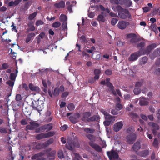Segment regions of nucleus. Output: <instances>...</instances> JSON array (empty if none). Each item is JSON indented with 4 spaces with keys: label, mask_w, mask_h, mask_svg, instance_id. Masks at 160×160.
Listing matches in <instances>:
<instances>
[{
    "label": "nucleus",
    "mask_w": 160,
    "mask_h": 160,
    "mask_svg": "<svg viewBox=\"0 0 160 160\" xmlns=\"http://www.w3.org/2000/svg\"><path fill=\"white\" fill-rule=\"evenodd\" d=\"M58 156L59 158L62 159L64 158V156L63 153L62 151H59L58 153Z\"/></svg>",
    "instance_id": "44"
},
{
    "label": "nucleus",
    "mask_w": 160,
    "mask_h": 160,
    "mask_svg": "<svg viewBox=\"0 0 160 160\" xmlns=\"http://www.w3.org/2000/svg\"><path fill=\"white\" fill-rule=\"evenodd\" d=\"M106 120H108L112 123H113L115 121V117L113 116L108 114L105 117Z\"/></svg>",
    "instance_id": "22"
},
{
    "label": "nucleus",
    "mask_w": 160,
    "mask_h": 160,
    "mask_svg": "<svg viewBox=\"0 0 160 160\" xmlns=\"http://www.w3.org/2000/svg\"><path fill=\"white\" fill-rule=\"evenodd\" d=\"M61 25V23L59 22H54L52 24V26L54 28H58Z\"/></svg>",
    "instance_id": "37"
},
{
    "label": "nucleus",
    "mask_w": 160,
    "mask_h": 160,
    "mask_svg": "<svg viewBox=\"0 0 160 160\" xmlns=\"http://www.w3.org/2000/svg\"><path fill=\"white\" fill-rule=\"evenodd\" d=\"M43 24V22L41 20H38L36 22V26H38L40 25H42Z\"/></svg>",
    "instance_id": "57"
},
{
    "label": "nucleus",
    "mask_w": 160,
    "mask_h": 160,
    "mask_svg": "<svg viewBox=\"0 0 160 160\" xmlns=\"http://www.w3.org/2000/svg\"><path fill=\"white\" fill-rule=\"evenodd\" d=\"M32 144L33 145L35 146V147L32 148V149H40L43 147L42 144L41 143H37L36 142H33L32 143Z\"/></svg>",
    "instance_id": "18"
},
{
    "label": "nucleus",
    "mask_w": 160,
    "mask_h": 160,
    "mask_svg": "<svg viewBox=\"0 0 160 160\" xmlns=\"http://www.w3.org/2000/svg\"><path fill=\"white\" fill-rule=\"evenodd\" d=\"M84 131L86 133L93 134L95 130L92 128H83Z\"/></svg>",
    "instance_id": "26"
},
{
    "label": "nucleus",
    "mask_w": 160,
    "mask_h": 160,
    "mask_svg": "<svg viewBox=\"0 0 160 160\" xmlns=\"http://www.w3.org/2000/svg\"><path fill=\"white\" fill-rule=\"evenodd\" d=\"M158 139L156 138H155L152 143L153 146L155 148H157L158 147Z\"/></svg>",
    "instance_id": "35"
},
{
    "label": "nucleus",
    "mask_w": 160,
    "mask_h": 160,
    "mask_svg": "<svg viewBox=\"0 0 160 160\" xmlns=\"http://www.w3.org/2000/svg\"><path fill=\"white\" fill-rule=\"evenodd\" d=\"M149 152L148 150L146 149L140 152L139 155L142 157H145L149 154Z\"/></svg>",
    "instance_id": "25"
},
{
    "label": "nucleus",
    "mask_w": 160,
    "mask_h": 160,
    "mask_svg": "<svg viewBox=\"0 0 160 160\" xmlns=\"http://www.w3.org/2000/svg\"><path fill=\"white\" fill-rule=\"evenodd\" d=\"M141 148V144L140 142L137 141L133 144L132 149L135 152H137Z\"/></svg>",
    "instance_id": "15"
},
{
    "label": "nucleus",
    "mask_w": 160,
    "mask_h": 160,
    "mask_svg": "<svg viewBox=\"0 0 160 160\" xmlns=\"http://www.w3.org/2000/svg\"><path fill=\"white\" fill-rule=\"evenodd\" d=\"M112 122L110 121L106 120V121H104L103 122L104 125L105 126H109Z\"/></svg>",
    "instance_id": "56"
},
{
    "label": "nucleus",
    "mask_w": 160,
    "mask_h": 160,
    "mask_svg": "<svg viewBox=\"0 0 160 160\" xmlns=\"http://www.w3.org/2000/svg\"><path fill=\"white\" fill-rule=\"evenodd\" d=\"M42 154L41 152H40L38 153L35 154L31 157V159L32 160H35L37 158L42 156Z\"/></svg>",
    "instance_id": "33"
},
{
    "label": "nucleus",
    "mask_w": 160,
    "mask_h": 160,
    "mask_svg": "<svg viewBox=\"0 0 160 160\" xmlns=\"http://www.w3.org/2000/svg\"><path fill=\"white\" fill-rule=\"evenodd\" d=\"M122 108L123 107L122 105L120 103L117 104L115 106V108L118 111H119L122 109Z\"/></svg>",
    "instance_id": "45"
},
{
    "label": "nucleus",
    "mask_w": 160,
    "mask_h": 160,
    "mask_svg": "<svg viewBox=\"0 0 160 160\" xmlns=\"http://www.w3.org/2000/svg\"><path fill=\"white\" fill-rule=\"evenodd\" d=\"M69 93V92H65L62 94L61 95V97L62 98H66L68 96Z\"/></svg>",
    "instance_id": "54"
},
{
    "label": "nucleus",
    "mask_w": 160,
    "mask_h": 160,
    "mask_svg": "<svg viewBox=\"0 0 160 160\" xmlns=\"http://www.w3.org/2000/svg\"><path fill=\"white\" fill-rule=\"evenodd\" d=\"M130 115L133 119L135 118H137L138 117V115L136 113L133 112L131 113Z\"/></svg>",
    "instance_id": "53"
},
{
    "label": "nucleus",
    "mask_w": 160,
    "mask_h": 160,
    "mask_svg": "<svg viewBox=\"0 0 160 160\" xmlns=\"http://www.w3.org/2000/svg\"><path fill=\"white\" fill-rule=\"evenodd\" d=\"M30 125H27L26 127V129L30 130L36 129V128H39L40 125L35 122L33 121L29 122Z\"/></svg>",
    "instance_id": "4"
},
{
    "label": "nucleus",
    "mask_w": 160,
    "mask_h": 160,
    "mask_svg": "<svg viewBox=\"0 0 160 160\" xmlns=\"http://www.w3.org/2000/svg\"><path fill=\"white\" fill-rule=\"evenodd\" d=\"M122 126L123 124L122 122H118L114 124L113 130L115 132H118L122 128Z\"/></svg>",
    "instance_id": "9"
},
{
    "label": "nucleus",
    "mask_w": 160,
    "mask_h": 160,
    "mask_svg": "<svg viewBox=\"0 0 160 160\" xmlns=\"http://www.w3.org/2000/svg\"><path fill=\"white\" fill-rule=\"evenodd\" d=\"M107 153L110 160L118 159L119 158L118 152L113 150H112L110 151H107Z\"/></svg>",
    "instance_id": "3"
},
{
    "label": "nucleus",
    "mask_w": 160,
    "mask_h": 160,
    "mask_svg": "<svg viewBox=\"0 0 160 160\" xmlns=\"http://www.w3.org/2000/svg\"><path fill=\"white\" fill-rule=\"evenodd\" d=\"M101 72V70L100 69H95L94 70V73L95 76L94 77V79L98 80L99 78V75Z\"/></svg>",
    "instance_id": "19"
},
{
    "label": "nucleus",
    "mask_w": 160,
    "mask_h": 160,
    "mask_svg": "<svg viewBox=\"0 0 160 160\" xmlns=\"http://www.w3.org/2000/svg\"><path fill=\"white\" fill-rule=\"evenodd\" d=\"M67 19L66 16L64 14H62L60 17V20L62 22L65 21Z\"/></svg>",
    "instance_id": "41"
},
{
    "label": "nucleus",
    "mask_w": 160,
    "mask_h": 160,
    "mask_svg": "<svg viewBox=\"0 0 160 160\" xmlns=\"http://www.w3.org/2000/svg\"><path fill=\"white\" fill-rule=\"evenodd\" d=\"M35 35V34L33 32H32L29 33L26 38L25 42L26 43H28L31 40L32 38L34 37Z\"/></svg>",
    "instance_id": "23"
},
{
    "label": "nucleus",
    "mask_w": 160,
    "mask_h": 160,
    "mask_svg": "<svg viewBox=\"0 0 160 160\" xmlns=\"http://www.w3.org/2000/svg\"><path fill=\"white\" fill-rule=\"evenodd\" d=\"M0 132L2 133L6 134L7 133L6 129L4 128H0Z\"/></svg>",
    "instance_id": "55"
},
{
    "label": "nucleus",
    "mask_w": 160,
    "mask_h": 160,
    "mask_svg": "<svg viewBox=\"0 0 160 160\" xmlns=\"http://www.w3.org/2000/svg\"><path fill=\"white\" fill-rule=\"evenodd\" d=\"M97 20L99 21H101L102 22H104L105 20L103 15L102 14H99L98 16Z\"/></svg>",
    "instance_id": "31"
},
{
    "label": "nucleus",
    "mask_w": 160,
    "mask_h": 160,
    "mask_svg": "<svg viewBox=\"0 0 160 160\" xmlns=\"http://www.w3.org/2000/svg\"><path fill=\"white\" fill-rule=\"evenodd\" d=\"M148 125L153 128L152 129H155L156 130H158L159 128V125L153 122H150L148 123Z\"/></svg>",
    "instance_id": "24"
},
{
    "label": "nucleus",
    "mask_w": 160,
    "mask_h": 160,
    "mask_svg": "<svg viewBox=\"0 0 160 160\" xmlns=\"http://www.w3.org/2000/svg\"><path fill=\"white\" fill-rule=\"evenodd\" d=\"M148 60V58L147 57H143L141 59L140 63L141 64H145L147 62Z\"/></svg>",
    "instance_id": "29"
},
{
    "label": "nucleus",
    "mask_w": 160,
    "mask_h": 160,
    "mask_svg": "<svg viewBox=\"0 0 160 160\" xmlns=\"http://www.w3.org/2000/svg\"><path fill=\"white\" fill-rule=\"evenodd\" d=\"M106 85L108 87L110 88L111 90L113 89L114 88L113 86L110 82L106 83Z\"/></svg>",
    "instance_id": "59"
},
{
    "label": "nucleus",
    "mask_w": 160,
    "mask_h": 160,
    "mask_svg": "<svg viewBox=\"0 0 160 160\" xmlns=\"http://www.w3.org/2000/svg\"><path fill=\"white\" fill-rule=\"evenodd\" d=\"M52 128V124L51 123L47 124L42 126L36 128L35 131L37 133L43 132L45 131H48L51 130Z\"/></svg>",
    "instance_id": "2"
},
{
    "label": "nucleus",
    "mask_w": 160,
    "mask_h": 160,
    "mask_svg": "<svg viewBox=\"0 0 160 160\" xmlns=\"http://www.w3.org/2000/svg\"><path fill=\"white\" fill-rule=\"evenodd\" d=\"M139 103L141 106L147 105L148 104V102L147 98L142 97H141Z\"/></svg>",
    "instance_id": "14"
},
{
    "label": "nucleus",
    "mask_w": 160,
    "mask_h": 160,
    "mask_svg": "<svg viewBox=\"0 0 160 160\" xmlns=\"http://www.w3.org/2000/svg\"><path fill=\"white\" fill-rule=\"evenodd\" d=\"M67 23L66 22H63L62 25V30H64L67 28Z\"/></svg>",
    "instance_id": "60"
},
{
    "label": "nucleus",
    "mask_w": 160,
    "mask_h": 160,
    "mask_svg": "<svg viewBox=\"0 0 160 160\" xmlns=\"http://www.w3.org/2000/svg\"><path fill=\"white\" fill-rule=\"evenodd\" d=\"M85 136L90 141L88 142V144L90 146L98 152H101L102 151V148L98 144L94 142L95 141L96 139L94 135L92 134H86Z\"/></svg>",
    "instance_id": "1"
},
{
    "label": "nucleus",
    "mask_w": 160,
    "mask_h": 160,
    "mask_svg": "<svg viewBox=\"0 0 160 160\" xmlns=\"http://www.w3.org/2000/svg\"><path fill=\"white\" fill-rule=\"evenodd\" d=\"M154 74L157 76L160 75V68L155 70L154 72Z\"/></svg>",
    "instance_id": "49"
},
{
    "label": "nucleus",
    "mask_w": 160,
    "mask_h": 160,
    "mask_svg": "<svg viewBox=\"0 0 160 160\" xmlns=\"http://www.w3.org/2000/svg\"><path fill=\"white\" fill-rule=\"evenodd\" d=\"M124 2L128 7H130L132 5V1L130 0H124Z\"/></svg>",
    "instance_id": "40"
},
{
    "label": "nucleus",
    "mask_w": 160,
    "mask_h": 160,
    "mask_svg": "<svg viewBox=\"0 0 160 160\" xmlns=\"http://www.w3.org/2000/svg\"><path fill=\"white\" fill-rule=\"evenodd\" d=\"M136 36V35L134 33H130L127 35V38H132L135 37Z\"/></svg>",
    "instance_id": "52"
},
{
    "label": "nucleus",
    "mask_w": 160,
    "mask_h": 160,
    "mask_svg": "<svg viewBox=\"0 0 160 160\" xmlns=\"http://www.w3.org/2000/svg\"><path fill=\"white\" fill-rule=\"evenodd\" d=\"M36 138L38 140L46 138L45 133H42L37 135L36 136Z\"/></svg>",
    "instance_id": "27"
},
{
    "label": "nucleus",
    "mask_w": 160,
    "mask_h": 160,
    "mask_svg": "<svg viewBox=\"0 0 160 160\" xmlns=\"http://www.w3.org/2000/svg\"><path fill=\"white\" fill-rule=\"evenodd\" d=\"M33 22L32 21L29 22L28 24V28L27 29L28 32L33 31L35 30V28L33 25Z\"/></svg>",
    "instance_id": "17"
},
{
    "label": "nucleus",
    "mask_w": 160,
    "mask_h": 160,
    "mask_svg": "<svg viewBox=\"0 0 160 160\" xmlns=\"http://www.w3.org/2000/svg\"><path fill=\"white\" fill-rule=\"evenodd\" d=\"M14 82L15 81L9 80L6 82V84L10 87H12L14 85Z\"/></svg>",
    "instance_id": "48"
},
{
    "label": "nucleus",
    "mask_w": 160,
    "mask_h": 160,
    "mask_svg": "<svg viewBox=\"0 0 160 160\" xmlns=\"http://www.w3.org/2000/svg\"><path fill=\"white\" fill-rule=\"evenodd\" d=\"M82 115V120L84 122H87V119L91 115V113L90 112H85L83 113Z\"/></svg>",
    "instance_id": "13"
},
{
    "label": "nucleus",
    "mask_w": 160,
    "mask_h": 160,
    "mask_svg": "<svg viewBox=\"0 0 160 160\" xmlns=\"http://www.w3.org/2000/svg\"><path fill=\"white\" fill-rule=\"evenodd\" d=\"M156 47L155 43L152 44L148 46L145 50V53L149 54L151 51Z\"/></svg>",
    "instance_id": "11"
},
{
    "label": "nucleus",
    "mask_w": 160,
    "mask_h": 160,
    "mask_svg": "<svg viewBox=\"0 0 160 160\" xmlns=\"http://www.w3.org/2000/svg\"><path fill=\"white\" fill-rule=\"evenodd\" d=\"M143 12L146 13L150 10V8L148 7H145L143 8Z\"/></svg>",
    "instance_id": "62"
},
{
    "label": "nucleus",
    "mask_w": 160,
    "mask_h": 160,
    "mask_svg": "<svg viewBox=\"0 0 160 160\" xmlns=\"http://www.w3.org/2000/svg\"><path fill=\"white\" fill-rule=\"evenodd\" d=\"M99 119L100 117L99 116L95 115L88 118L87 122H91L94 121H97Z\"/></svg>",
    "instance_id": "16"
},
{
    "label": "nucleus",
    "mask_w": 160,
    "mask_h": 160,
    "mask_svg": "<svg viewBox=\"0 0 160 160\" xmlns=\"http://www.w3.org/2000/svg\"><path fill=\"white\" fill-rule=\"evenodd\" d=\"M8 67L9 66L7 63H3L2 65L0 70L6 69L8 68Z\"/></svg>",
    "instance_id": "46"
},
{
    "label": "nucleus",
    "mask_w": 160,
    "mask_h": 160,
    "mask_svg": "<svg viewBox=\"0 0 160 160\" xmlns=\"http://www.w3.org/2000/svg\"><path fill=\"white\" fill-rule=\"evenodd\" d=\"M105 73L107 75H110L112 74V71L111 70L108 69L105 71Z\"/></svg>",
    "instance_id": "51"
},
{
    "label": "nucleus",
    "mask_w": 160,
    "mask_h": 160,
    "mask_svg": "<svg viewBox=\"0 0 160 160\" xmlns=\"http://www.w3.org/2000/svg\"><path fill=\"white\" fill-rule=\"evenodd\" d=\"M68 108L70 111H72L74 109L75 106L73 103H71L68 104Z\"/></svg>",
    "instance_id": "34"
},
{
    "label": "nucleus",
    "mask_w": 160,
    "mask_h": 160,
    "mask_svg": "<svg viewBox=\"0 0 160 160\" xmlns=\"http://www.w3.org/2000/svg\"><path fill=\"white\" fill-rule=\"evenodd\" d=\"M46 138L51 137L54 136L55 133L53 131H50L47 133H45Z\"/></svg>",
    "instance_id": "30"
},
{
    "label": "nucleus",
    "mask_w": 160,
    "mask_h": 160,
    "mask_svg": "<svg viewBox=\"0 0 160 160\" xmlns=\"http://www.w3.org/2000/svg\"><path fill=\"white\" fill-rule=\"evenodd\" d=\"M129 24V23L127 22L119 21L118 26L119 28L123 30L126 28L127 25Z\"/></svg>",
    "instance_id": "10"
},
{
    "label": "nucleus",
    "mask_w": 160,
    "mask_h": 160,
    "mask_svg": "<svg viewBox=\"0 0 160 160\" xmlns=\"http://www.w3.org/2000/svg\"><path fill=\"white\" fill-rule=\"evenodd\" d=\"M37 14V12H35L32 14H30L28 17V19L30 20L33 19L36 16Z\"/></svg>",
    "instance_id": "36"
},
{
    "label": "nucleus",
    "mask_w": 160,
    "mask_h": 160,
    "mask_svg": "<svg viewBox=\"0 0 160 160\" xmlns=\"http://www.w3.org/2000/svg\"><path fill=\"white\" fill-rule=\"evenodd\" d=\"M136 139V135L132 133L128 135L127 137V142L130 144H132Z\"/></svg>",
    "instance_id": "6"
},
{
    "label": "nucleus",
    "mask_w": 160,
    "mask_h": 160,
    "mask_svg": "<svg viewBox=\"0 0 160 160\" xmlns=\"http://www.w3.org/2000/svg\"><path fill=\"white\" fill-rule=\"evenodd\" d=\"M64 87L62 85H61L59 87V88H58V90H59V92H64Z\"/></svg>",
    "instance_id": "63"
},
{
    "label": "nucleus",
    "mask_w": 160,
    "mask_h": 160,
    "mask_svg": "<svg viewBox=\"0 0 160 160\" xmlns=\"http://www.w3.org/2000/svg\"><path fill=\"white\" fill-rule=\"evenodd\" d=\"M118 14L119 17L122 19H125L127 18H129L131 16L128 10L127 9H125L124 10V13L122 12H119Z\"/></svg>",
    "instance_id": "5"
},
{
    "label": "nucleus",
    "mask_w": 160,
    "mask_h": 160,
    "mask_svg": "<svg viewBox=\"0 0 160 160\" xmlns=\"http://www.w3.org/2000/svg\"><path fill=\"white\" fill-rule=\"evenodd\" d=\"M133 132V130L132 127L131 126L128 128L127 129V132L128 133H130Z\"/></svg>",
    "instance_id": "61"
},
{
    "label": "nucleus",
    "mask_w": 160,
    "mask_h": 160,
    "mask_svg": "<svg viewBox=\"0 0 160 160\" xmlns=\"http://www.w3.org/2000/svg\"><path fill=\"white\" fill-rule=\"evenodd\" d=\"M140 52H137L132 54L128 58V60L129 61H133L136 60L138 58V57L140 56Z\"/></svg>",
    "instance_id": "7"
},
{
    "label": "nucleus",
    "mask_w": 160,
    "mask_h": 160,
    "mask_svg": "<svg viewBox=\"0 0 160 160\" xmlns=\"http://www.w3.org/2000/svg\"><path fill=\"white\" fill-rule=\"evenodd\" d=\"M118 19L116 18H113L112 19L111 23L112 25H115L117 23Z\"/></svg>",
    "instance_id": "50"
},
{
    "label": "nucleus",
    "mask_w": 160,
    "mask_h": 160,
    "mask_svg": "<svg viewBox=\"0 0 160 160\" xmlns=\"http://www.w3.org/2000/svg\"><path fill=\"white\" fill-rule=\"evenodd\" d=\"M66 147L67 149L70 150H72L73 148L72 147L71 143L68 142V144H66Z\"/></svg>",
    "instance_id": "42"
},
{
    "label": "nucleus",
    "mask_w": 160,
    "mask_h": 160,
    "mask_svg": "<svg viewBox=\"0 0 160 160\" xmlns=\"http://www.w3.org/2000/svg\"><path fill=\"white\" fill-rule=\"evenodd\" d=\"M80 117V113L78 112H76L74 114L73 116L70 117V119L72 123L75 124L78 122V119Z\"/></svg>",
    "instance_id": "8"
},
{
    "label": "nucleus",
    "mask_w": 160,
    "mask_h": 160,
    "mask_svg": "<svg viewBox=\"0 0 160 160\" xmlns=\"http://www.w3.org/2000/svg\"><path fill=\"white\" fill-rule=\"evenodd\" d=\"M59 93L60 92L58 90V88L57 87L55 88L53 92V95L54 96L57 97L59 95Z\"/></svg>",
    "instance_id": "32"
},
{
    "label": "nucleus",
    "mask_w": 160,
    "mask_h": 160,
    "mask_svg": "<svg viewBox=\"0 0 160 160\" xmlns=\"http://www.w3.org/2000/svg\"><path fill=\"white\" fill-rule=\"evenodd\" d=\"M133 92L135 94L138 95L141 93V89L138 88H135L134 89Z\"/></svg>",
    "instance_id": "47"
},
{
    "label": "nucleus",
    "mask_w": 160,
    "mask_h": 160,
    "mask_svg": "<svg viewBox=\"0 0 160 160\" xmlns=\"http://www.w3.org/2000/svg\"><path fill=\"white\" fill-rule=\"evenodd\" d=\"M15 73H11L10 75L9 79L12 81H15L17 75L18 70L17 69L15 70Z\"/></svg>",
    "instance_id": "20"
},
{
    "label": "nucleus",
    "mask_w": 160,
    "mask_h": 160,
    "mask_svg": "<svg viewBox=\"0 0 160 160\" xmlns=\"http://www.w3.org/2000/svg\"><path fill=\"white\" fill-rule=\"evenodd\" d=\"M53 141L54 140L53 138H50L45 142V144L46 146H48L52 144L53 142Z\"/></svg>",
    "instance_id": "39"
},
{
    "label": "nucleus",
    "mask_w": 160,
    "mask_h": 160,
    "mask_svg": "<svg viewBox=\"0 0 160 160\" xmlns=\"http://www.w3.org/2000/svg\"><path fill=\"white\" fill-rule=\"evenodd\" d=\"M28 87L30 90L32 91H34L36 92H39V91L40 89L38 87L33 84L32 83H30L29 84Z\"/></svg>",
    "instance_id": "12"
},
{
    "label": "nucleus",
    "mask_w": 160,
    "mask_h": 160,
    "mask_svg": "<svg viewBox=\"0 0 160 160\" xmlns=\"http://www.w3.org/2000/svg\"><path fill=\"white\" fill-rule=\"evenodd\" d=\"M56 153V152L55 151H52L48 153L47 155V156L48 157H51V158H50L51 159H53L55 158V155Z\"/></svg>",
    "instance_id": "28"
},
{
    "label": "nucleus",
    "mask_w": 160,
    "mask_h": 160,
    "mask_svg": "<svg viewBox=\"0 0 160 160\" xmlns=\"http://www.w3.org/2000/svg\"><path fill=\"white\" fill-rule=\"evenodd\" d=\"M65 6V2L63 1H61L59 3H56L54 4V6L58 8H63Z\"/></svg>",
    "instance_id": "21"
},
{
    "label": "nucleus",
    "mask_w": 160,
    "mask_h": 160,
    "mask_svg": "<svg viewBox=\"0 0 160 160\" xmlns=\"http://www.w3.org/2000/svg\"><path fill=\"white\" fill-rule=\"evenodd\" d=\"M143 80H142L141 82H136L135 85V87L139 88L143 84Z\"/></svg>",
    "instance_id": "38"
},
{
    "label": "nucleus",
    "mask_w": 160,
    "mask_h": 160,
    "mask_svg": "<svg viewBox=\"0 0 160 160\" xmlns=\"http://www.w3.org/2000/svg\"><path fill=\"white\" fill-rule=\"evenodd\" d=\"M21 123L22 125H26L28 124L26 120L25 119H23L21 121Z\"/></svg>",
    "instance_id": "64"
},
{
    "label": "nucleus",
    "mask_w": 160,
    "mask_h": 160,
    "mask_svg": "<svg viewBox=\"0 0 160 160\" xmlns=\"http://www.w3.org/2000/svg\"><path fill=\"white\" fill-rule=\"evenodd\" d=\"M145 43L144 42H142L138 44L137 47L138 48H140L142 49L145 46Z\"/></svg>",
    "instance_id": "43"
},
{
    "label": "nucleus",
    "mask_w": 160,
    "mask_h": 160,
    "mask_svg": "<svg viewBox=\"0 0 160 160\" xmlns=\"http://www.w3.org/2000/svg\"><path fill=\"white\" fill-rule=\"evenodd\" d=\"M16 100L17 101H20L22 100V97L21 95L20 94L16 95Z\"/></svg>",
    "instance_id": "58"
}]
</instances>
